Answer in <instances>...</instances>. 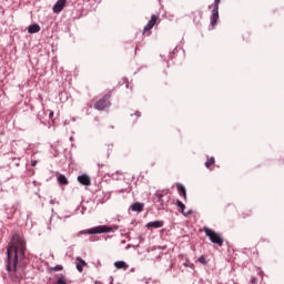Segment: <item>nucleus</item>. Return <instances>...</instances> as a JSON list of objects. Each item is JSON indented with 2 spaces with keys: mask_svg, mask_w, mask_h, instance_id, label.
<instances>
[{
  "mask_svg": "<svg viewBox=\"0 0 284 284\" xmlns=\"http://www.w3.org/2000/svg\"><path fill=\"white\" fill-rule=\"evenodd\" d=\"M8 264L7 271L10 273V278L13 283H20L26 276V272L21 266L26 258V240L19 233L12 235L11 242L7 247Z\"/></svg>",
  "mask_w": 284,
  "mask_h": 284,
  "instance_id": "1",
  "label": "nucleus"
},
{
  "mask_svg": "<svg viewBox=\"0 0 284 284\" xmlns=\"http://www.w3.org/2000/svg\"><path fill=\"white\" fill-rule=\"evenodd\" d=\"M203 232L205 235L210 239L211 243H214L215 245H219V247H223V235L221 233H216L214 230L204 226Z\"/></svg>",
  "mask_w": 284,
  "mask_h": 284,
  "instance_id": "2",
  "label": "nucleus"
},
{
  "mask_svg": "<svg viewBox=\"0 0 284 284\" xmlns=\"http://www.w3.org/2000/svg\"><path fill=\"white\" fill-rule=\"evenodd\" d=\"M110 99H112V91H109L106 94H104L102 98H100L94 103V109L99 112H103V110H108L112 103L110 102Z\"/></svg>",
  "mask_w": 284,
  "mask_h": 284,
  "instance_id": "3",
  "label": "nucleus"
},
{
  "mask_svg": "<svg viewBox=\"0 0 284 284\" xmlns=\"http://www.w3.org/2000/svg\"><path fill=\"white\" fill-rule=\"evenodd\" d=\"M112 232V227L108 225H100L92 229H89L87 231H80L77 236H81L82 234H108Z\"/></svg>",
  "mask_w": 284,
  "mask_h": 284,
  "instance_id": "4",
  "label": "nucleus"
},
{
  "mask_svg": "<svg viewBox=\"0 0 284 284\" xmlns=\"http://www.w3.org/2000/svg\"><path fill=\"white\" fill-rule=\"evenodd\" d=\"M221 3V0H215L214 1V8L212 10V16H211V26L214 28L216 23H219V6Z\"/></svg>",
  "mask_w": 284,
  "mask_h": 284,
  "instance_id": "5",
  "label": "nucleus"
},
{
  "mask_svg": "<svg viewBox=\"0 0 284 284\" xmlns=\"http://www.w3.org/2000/svg\"><path fill=\"white\" fill-rule=\"evenodd\" d=\"M156 21H159V16L156 14L151 16V21H149L143 29V34H146V37H150V30H152V28L156 26Z\"/></svg>",
  "mask_w": 284,
  "mask_h": 284,
  "instance_id": "6",
  "label": "nucleus"
},
{
  "mask_svg": "<svg viewBox=\"0 0 284 284\" xmlns=\"http://www.w3.org/2000/svg\"><path fill=\"white\" fill-rule=\"evenodd\" d=\"M165 194H168L165 193V191H156L154 194L156 199V203H159L158 204L159 210H163V207H165V201H163Z\"/></svg>",
  "mask_w": 284,
  "mask_h": 284,
  "instance_id": "7",
  "label": "nucleus"
},
{
  "mask_svg": "<svg viewBox=\"0 0 284 284\" xmlns=\"http://www.w3.org/2000/svg\"><path fill=\"white\" fill-rule=\"evenodd\" d=\"M65 3H68V0H58L53 6V12L55 14H59V12H62L63 8H65Z\"/></svg>",
  "mask_w": 284,
  "mask_h": 284,
  "instance_id": "8",
  "label": "nucleus"
},
{
  "mask_svg": "<svg viewBox=\"0 0 284 284\" xmlns=\"http://www.w3.org/2000/svg\"><path fill=\"white\" fill-rule=\"evenodd\" d=\"M78 181L81 183V185H92V180L87 174L79 175Z\"/></svg>",
  "mask_w": 284,
  "mask_h": 284,
  "instance_id": "9",
  "label": "nucleus"
},
{
  "mask_svg": "<svg viewBox=\"0 0 284 284\" xmlns=\"http://www.w3.org/2000/svg\"><path fill=\"white\" fill-rule=\"evenodd\" d=\"M75 267H77L78 272H83V267H88V263L84 262L83 258L77 257L75 258Z\"/></svg>",
  "mask_w": 284,
  "mask_h": 284,
  "instance_id": "10",
  "label": "nucleus"
},
{
  "mask_svg": "<svg viewBox=\"0 0 284 284\" xmlns=\"http://www.w3.org/2000/svg\"><path fill=\"white\" fill-rule=\"evenodd\" d=\"M176 205H178V207H180V212H181V214H183V216H190V214H192V211H187L185 213V204H183V202H181V200L176 201Z\"/></svg>",
  "mask_w": 284,
  "mask_h": 284,
  "instance_id": "11",
  "label": "nucleus"
},
{
  "mask_svg": "<svg viewBox=\"0 0 284 284\" xmlns=\"http://www.w3.org/2000/svg\"><path fill=\"white\" fill-rule=\"evenodd\" d=\"M143 207H145V204L135 202L131 205L132 212H143Z\"/></svg>",
  "mask_w": 284,
  "mask_h": 284,
  "instance_id": "12",
  "label": "nucleus"
},
{
  "mask_svg": "<svg viewBox=\"0 0 284 284\" xmlns=\"http://www.w3.org/2000/svg\"><path fill=\"white\" fill-rule=\"evenodd\" d=\"M163 221H154V222H149L146 224V227L150 230V227H153L154 230H159V227H163Z\"/></svg>",
  "mask_w": 284,
  "mask_h": 284,
  "instance_id": "13",
  "label": "nucleus"
},
{
  "mask_svg": "<svg viewBox=\"0 0 284 284\" xmlns=\"http://www.w3.org/2000/svg\"><path fill=\"white\" fill-rule=\"evenodd\" d=\"M29 34H37V32H41V27L37 23L29 26L28 28Z\"/></svg>",
  "mask_w": 284,
  "mask_h": 284,
  "instance_id": "14",
  "label": "nucleus"
},
{
  "mask_svg": "<svg viewBox=\"0 0 284 284\" xmlns=\"http://www.w3.org/2000/svg\"><path fill=\"white\" fill-rule=\"evenodd\" d=\"M179 194L183 195L184 201H187V191L183 186V184H176Z\"/></svg>",
  "mask_w": 284,
  "mask_h": 284,
  "instance_id": "15",
  "label": "nucleus"
},
{
  "mask_svg": "<svg viewBox=\"0 0 284 284\" xmlns=\"http://www.w3.org/2000/svg\"><path fill=\"white\" fill-rule=\"evenodd\" d=\"M114 267H116V270H128V267H130V265H128V263H125L123 261H118L114 263Z\"/></svg>",
  "mask_w": 284,
  "mask_h": 284,
  "instance_id": "16",
  "label": "nucleus"
},
{
  "mask_svg": "<svg viewBox=\"0 0 284 284\" xmlns=\"http://www.w3.org/2000/svg\"><path fill=\"white\" fill-rule=\"evenodd\" d=\"M58 183H59V185H68V178H65V175H63V174H60L59 176H58Z\"/></svg>",
  "mask_w": 284,
  "mask_h": 284,
  "instance_id": "17",
  "label": "nucleus"
},
{
  "mask_svg": "<svg viewBox=\"0 0 284 284\" xmlns=\"http://www.w3.org/2000/svg\"><path fill=\"white\" fill-rule=\"evenodd\" d=\"M214 163H216V161L214 160V156L210 158L206 162H205V168H207V170H210L211 165H214Z\"/></svg>",
  "mask_w": 284,
  "mask_h": 284,
  "instance_id": "18",
  "label": "nucleus"
},
{
  "mask_svg": "<svg viewBox=\"0 0 284 284\" xmlns=\"http://www.w3.org/2000/svg\"><path fill=\"white\" fill-rule=\"evenodd\" d=\"M63 265H57L50 268V272H62Z\"/></svg>",
  "mask_w": 284,
  "mask_h": 284,
  "instance_id": "19",
  "label": "nucleus"
},
{
  "mask_svg": "<svg viewBox=\"0 0 284 284\" xmlns=\"http://www.w3.org/2000/svg\"><path fill=\"white\" fill-rule=\"evenodd\" d=\"M54 284H68V281L65 280V276L62 275Z\"/></svg>",
  "mask_w": 284,
  "mask_h": 284,
  "instance_id": "20",
  "label": "nucleus"
},
{
  "mask_svg": "<svg viewBox=\"0 0 284 284\" xmlns=\"http://www.w3.org/2000/svg\"><path fill=\"white\" fill-rule=\"evenodd\" d=\"M199 263H202V265H207V261L205 260V255H202L199 257Z\"/></svg>",
  "mask_w": 284,
  "mask_h": 284,
  "instance_id": "21",
  "label": "nucleus"
},
{
  "mask_svg": "<svg viewBox=\"0 0 284 284\" xmlns=\"http://www.w3.org/2000/svg\"><path fill=\"white\" fill-rule=\"evenodd\" d=\"M52 116H54V112H53V111H51V112L49 113V119H52Z\"/></svg>",
  "mask_w": 284,
  "mask_h": 284,
  "instance_id": "22",
  "label": "nucleus"
},
{
  "mask_svg": "<svg viewBox=\"0 0 284 284\" xmlns=\"http://www.w3.org/2000/svg\"><path fill=\"white\" fill-rule=\"evenodd\" d=\"M251 283H252V284H256V277H253V278L251 280Z\"/></svg>",
  "mask_w": 284,
  "mask_h": 284,
  "instance_id": "23",
  "label": "nucleus"
},
{
  "mask_svg": "<svg viewBox=\"0 0 284 284\" xmlns=\"http://www.w3.org/2000/svg\"><path fill=\"white\" fill-rule=\"evenodd\" d=\"M31 165L34 168V165H37V161H33Z\"/></svg>",
  "mask_w": 284,
  "mask_h": 284,
  "instance_id": "24",
  "label": "nucleus"
}]
</instances>
